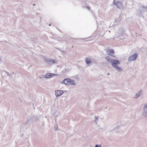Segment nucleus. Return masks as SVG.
Returning a JSON list of instances; mask_svg holds the SVG:
<instances>
[{"instance_id":"obj_4","label":"nucleus","mask_w":147,"mask_h":147,"mask_svg":"<svg viewBox=\"0 0 147 147\" xmlns=\"http://www.w3.org/2000/svg\"><path fill=\"white\" fill-rule=\"evenodd\" d=\"M142 115L145 117H147V102L144 105Z\"/></svg>"},{"instance_id":"obj_6","label":"nucleus","mask_w":147,"mask_h":147,"mask_svg":"<svg viewBox=\"0 0 147 147\" xmlns=\"http://www.w3.org/2000/svg\"><path fill=\"white\" fill-rule=\"evenodd\" d=\"M138 57V54L135 53L130 56L128 58V60L129 61H135Z\"/></svg>"},{"instance_id":"obj_18","label":"nucleus","mask_w":147,"mask_h":147,"mask_svg":"<svg viewBox=\"0 0 147 147\" xmlns=\"http://www.w3.org/2000/svg\"><path fill=\"white\" fill-rule=\"evenodd\" d=\"M94 147H102V146L100 144L96 145Z\"/></svg>"},{"instance_id":"obj_7","label":"nucleus","mask_w":147,"mask_h":147,"mask_svg":"<svg viewBox=\"0 0 147 147\" xmlns=\"http://www.w3.org/2000/svg\"><path fill=\"white\" fill-rule=\"evenodd\" d=\"M57 75L56 74H54L49 73H47L46 74L43 75V77L44 78L47 79H49L51 78L54 76Z\"/></svg>"},{"instance_id":"obj_19","label":"nucleus","mask_w":147,"mask_h":147,"mask_svg":"<svg viewBox=\"0 0 147 147\" xmlns=\"http://www.w3.org/2000/svg\"><path fill=\"white\" fill-rule=\"evenodd\" d=\"M86 8L88 9H89V6L86 7Z\"/></svg>"},{"instance_id":"obj_10","label":"nucleus","mask_w":147,"mask_h":147,"mask_svg":"<svg viewBox=\"0 0 147 147\" xmlns=\"http://www.w3.org/2000/svg\"><path fill=\"white\" fill-rule=\"evenodd\" d=\"M119 36H123L125 35V31L123 29H121L119 30L118 31Z\"/></svg>"},{"instance_id":"obj_16","label":"nucleus","mask_w":147,"mask_h":147,"mask_svg":"<svg viewBox=\"0 0 147 147\" xmlns=\"http://www.w3.org/2000/svg\"><path fill=\"white\" fill-rule=\"evenodd\" d=\"M94 122L95 123H96V122L98 120V118L96 117H94Z\"/></svg>"},{"instance_id":"obj_11","label":"nucleus","mask_w":147,"mask_h":147,"mask_svg":"<svg viewBox=\"0 0 147 147\" xmlns=\"http://www.w3.org/2000/svg\"><path fill=\"white\" fill-rule=\"evenodd\" d=\"M113 4L117 6L118 8H121L122 7V5L121 3L120 2H115L113 1Z\"/></svg>"},{"instance_id":"obj_14","label":"nucleus","mask_w":147,"mask_h":147,"mask_svg":"<svg viewBox=\"0 0 147 147\" xmlns=\"http://www.w3.org/2000/svg\"><path fill=\"white\" fill-rule=\"evenodd\" d=\"M109 55L106 56L105 58L108 62L111 63L113 59H112L110 57V56Z\"/></svg>"},{"instance_id":"obj_2","label":"nucleus","mask_w":147,"mask_h":147,"mask_svg":"<svg viewBox=\"0 0 147 147\" xmlns=\"http://www.w3.org/2000/svg\"><path fill=\"white\" fill-rule=\"evenodd\" d=\"M61 84H65L69 86L72 85L75 86L76 85V83L75 81L70 78H66L64 79L61 82Z\"/></svg>"},{"instance_id":"obj_1","label":"nucleus","mask_w":147,"mask_h":147,"mask_svg":"<svg viewBox=\"0 0 147 147\" xmlns=\"http://www.w3.org/2000/svg\"><path fill=\"white\" fill-rule=\"evenodd\" d=\"M120 63V61L117 59L113 60L111 63V65L113 68L118 72H122L123 71V68L119 65Z\"/></svg>"},{"instance_id":"obj_12","label":"nucleus","mask_w":147,"mask_h":147,"mask_svg":"<svg viewBox=\"0 0 147 147\" xmlns=\"http://www.w3.org/2000/svg\"><path fill=\"white\" fill-rule=\"evenodd\" d=\"M107 52L108 53V55L110 56H113L114 53L113 50L112 49H107Z\"/></svg>"},{"instance_id":"obj_15","label":"nucleus","mask_w":147,"mask_h":147,"mask_svg":"<svg viewBox=\"0 0 147 147\" xmlns=\"http://www.w3.org/2000/svg\"><path fill=\"white\" fill-rule=\"evenodd\" d=\"M59 113L58 112H55L54 114V115L55 117H57L59 115Z\"/></svg>"},{"instance_id":"obj_13","label":"nucleus","mask_w":147,"mask_h":147,"mask_svg":"<svg viewBox=\"0 0 147 147\" xmlns=\"http://www.w3.org/2000/svg\"><path fill=\"white\" fill-rule=\"evenodd\" d=\"M85 61L86 64L88 65H89L91 63V59L89 58H86L85 59Z\"/></svg>"},{"instance_id":"obj_17","label":"nucleus","mask_w":147,"mask_h":147,"mask_svg":"<svg viewBox=\"0 0 147 147\" xmlns=\"http://www.w3.org/2000/svg\"><path fill=\"white\" fill-rule=\"evenodd\" d=\"M58 125L57 124H55L54 126V129L55 130H57V129Z\"/></svg>"},{"instance_id":"obj_9","label":"nucleus","mask_w":147,"mask_h":147,"mask_svg":"<svg viewBox=\"0 0 147 147\" xmlns=\"http://www.w3.org/2000/svg\"><path fill=\"white\" fill-rule=\"evenodd\" d=\"M142 89H140L138 92L135 94L134 98H137L139 96H141L142 94Z\"/></svg>"},{"instance_id":"obj_3","label":"nucleus","mask_w":147,"mask_h":147,"mask_svg":"<svg viewBox=\"0 0 147 147\" xmlns=\"http://www.w3.org/2000/svg\"><path fill=\"white\" fill-rule=\"evenodd\" d=\"M43 59L45 62L50 64H54L57 63V61L54 59H49L46 57H44Z\"/></svg>"},{"instance_id":"obj_8","label":"nucleus","mask_w":147,"mask_h":147,"mask_svg":"<svg viewBox=\"0 0 147 147\" xmlns=\"http://www.w3.org/2000/svg\"><path fill=\"white\" fill-rule=\"evenodd\" d=\"M63 93V91L61 90H56L55 91V95L56 97H59L61 96Z\"/></svg>"},{"instance_id":"obj_5","label":"nucleus","mask_w":147,"mask_h":147,"mask_svg":"<svg viewBox=\"0 0 147 147\" xmlns=\"http://www.w3.org/2000/svg\"><path fill=\"white\" fill-rule=\"evenodd\" d=\"M142 115L145 117H147V102L144 105Z\"/></svg>"}]
</instances>
